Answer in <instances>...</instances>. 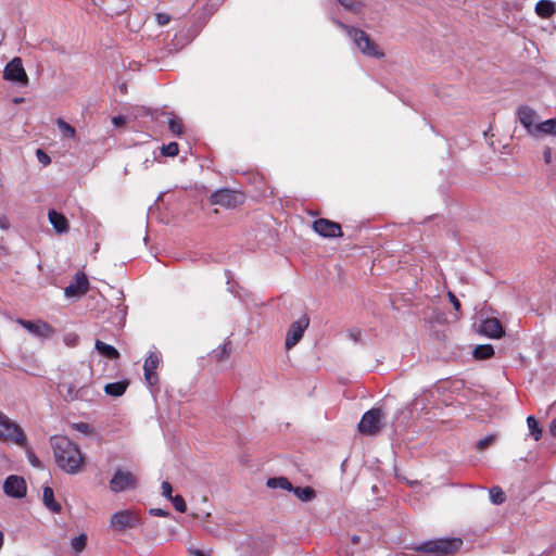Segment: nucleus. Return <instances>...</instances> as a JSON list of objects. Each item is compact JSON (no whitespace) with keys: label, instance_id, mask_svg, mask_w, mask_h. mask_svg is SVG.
I'll use <instances>...</instances> for the list:
<instances>
[{"label":"nucleus","instance_id":"25","mask_svg":"<svg viewBox=\"0 0 556 556\" xmlns=\"http://www.w3.org/2000/svg\"><path fill=\"white\" fill-rule=\"evenodd\" d=\"M291 492L302 502H311L316 495L311 486H292Z\"/></svg>","mask_w":556,"mask_h":556},{"label":"nucleus","instance_id":"11","mask_svg":"<svg viewBox=\"0 0 556 556\" xmlns=\"http://www.w3.org/2000/svg\"><path fill=\"white\" fill-rule=\"evenodd\" d=\"M89 289V281L87 276L78 271L75 274L73 281L64 289L66 298H79L87 293Z\"/></svg>","mask_w":556,"mask_h":556},{"label":"nucleus","instance_id":"23","mask_svg":"<svg viewBox=\"0 0 556 556\" xmlns=\"http://www.w3.org/2000/svg\"><path fill=\"white\" fill-rule=\"evenodd\" d=\"M96 350L109 359H116L119 357V352L110 344L104 343L101 340H97L94 344Z\"/></svg>","mask_w":556,"mask_h":556},{"label":"nucleus","instance_id":"43","mask_svg":"<svg viewBox=\"0 0 556 556\" xmlns=\"http://www.w3.org/2000/svg\"><path fill=\"white\" fill-rule=\"evenodd\" d=\"M37 157L40 163L47 165L50 163V157L41 150H37Z\"/></svg>","mask_w":556,"mask_h":556},{"label":"nucleus","instance_id":"51","mask_svg":"<svg viewBox=\"0 0 556 556\" xmlns=\"http://www.w3.org/2000/svg\"><path fill=\"white\" fill-rule=\"evenodd\" d=\"M359 541H361V538H359L358 535H353V536H352V542H353L354 544L359 543Z\"/></svg>","mask_w":556,"mask_h":556},{"label":"nucleus","instance_id":"3","mask_svg":"<svg viewBox=\"0 0 556 556\" xmlns=\"http://www.w3.org/2000/svg\"><path fill=\"white\" fill-rule=\"evenodd\" d=\"M463 544L460 539H439L427 541L415 549L430 556H450L456 553Z\"/></svg>","mask_w":556,"mask_h":556},{"label":"nucleus","instance_id":"38","mask_svg":"<svg viewBox=\"0 0 556 556\" xmlns=\"http://www.w3.org/2000/svg\"><path fill=\"white\" fill-rule=\"evenodd\" d=\"M73 428L80 432V433H84L86 435H90L93 433V430L91 428V426L89 424H86V422H76V424H73Z\"/></svg>","mask_w":556,"mask_h":556},{"label":"nucleus","instance_id":"16","mask_svg":"<svg viewBox=\"0 0 556 556\" xmlns=\"http://www.w3.org/2000/svg\"><path fill=\"white\" fill-rule=\"evenodd\" d=\"M161 362V356L157 353L151 352L144 361L143 371L144 379L149 386H155L159 381L156 368Z\"/></svg>","mask_w":556,"mask_h":556},{"label":"nucleus","instance_id":"22","mask_svg":"<svg viewBox=\"0 0 556 556\" xmlns=\"http://www.w3.org/2000/svg\"><path fill=\"white\" fill-rule=\"evenodd\" d=\"M128 384L129 383L127 380L108 383L104 387V392L110 396L118 397V396H122L126 392Z\"/></svg>","mask_w":556,"mask_h":556},{"label":"nucleus","instance_id":"4","mask_svg":"<svg viewBox=\"0 0 556 556\" xmlns=\"http://www.w3.org/2000/svg\"><path fill=\"white\" fill-rule=\"evenodd\" d=\"M0 439L11 441L18 446L26 445V437L22 428L0 412Z\"/></svg>","mask_w":556,"mask_h":556},{"label":"nucleus","instance_id":"29","mask_svg":"<svg viewBox=\"0 0 556 556\" xmlns=\"http://www.w3.org/2000/svg\"><path fill=\"white\" fill-rule=\"evenodd\" d=\"M345 10L357 14L363 9V3L358 0H337Z\"/></svg>","mask_w":556,"mask_h":556},{"label":"nucleus","instance_id":"30","mask_svg":"<svg viewBox=\"0 0 556 556\" xmlns=\"http://www.w3.org/2000/svg\"><path fill=\"white\" fill-rule=\"evenodd\" d=\"M527 425L530 431V434L538 441L542 435V429L539 427V424L533 416H529L527 418Z\"/></svg>","mask_w":556,"mask_h":556},{"label":"nucleus","instance_id":"17","mask_svg":"<svg viewBox=\"0 0 556 556\" xmlns=\"http://www.w3.org/2000/svg\"><path fill=\"white\" fill-rule=\"evenodd\" d=\"M481 332L489 338L497 339L504 333L501 323L496 318H486L481 324Z\"/></svg>","mask_w":556,"mask_h":556},{"label":"nucleus","instance_id":"40","mask_svg":"<svg viewBox=\"0 0 556 556\" xmlns=\"http://www.w3.org/2000/svg\"><path fill=\"white\" fill-rule=\"evenodd\" d=\"M155 20L160 26H165L170 22V15L167 13H157Z\"/></svg>","mask_w":556,"mask_h":556},{"label":"nucleus","instance_id":"1","mask_svg":"<svg viewBox=\"0 0 556 556\" xmlns=\"http://www.w3.org/2000/svg\"><path fill=\"white\" fill-rule=\"evenodd\" d=\"M54 459L58 467L66 473L76 475L81 470L84 456L77 444L67 437L55 435L51 438Z\"/></svg>","mask_w":556,"mask_h":556},{"label":"nucleus","instance_id":"47","mask_svg":"<svg viewBox=\"0 0 556 556\" xmlns=\"http://www.w3.org/2000/svg\"><path fill=\"white\" fill-rule=\"evenodd\" d=\"M9 227H10L9 219L5 216L0 217V228L7 230V229H9Z\"/></svg>","mask_w":556,"mask_h":556},{"label":"nucleus","instance_id":"28","mask_svg":"<svg viewBox=\"0 0 556 556\" xmlns=\"http://www.w3.org/2000/svg\"><path fill=\"white\" fill-rule=\"evenodd\" d=\"M266 484L270 489L279 488V489L287 490V491H291L292 490L291 482L287 478H285V477L269 478L267 480Z\"/></svg>","mask_w":556,"mask_h":556},{"label":"nucleus","instance_id":"14","mask_svg":"<svg viewBox=\"0 0 556 556\" xmlns=\"http://www.w3.org/2000/svg\"><path fill=\"white\" fill-rule=\"evenodd\" d=\"M517 114L520 124L527 129V132L531 136L536 137V112L530 106L522 105L518 109Z\"/></svg>","mask_w":556,"mask_h":556},{"label":"nucleus","instance_id":"10","mask_svg":"<svg viewBox=\"0 0 556 556\" xmlns=\"http://www.w3.org/2000/svg\"><path fill=\"white\" fill-rule=\"evenodd\" d=\"M309 318L303 315L290 325L286 337V349H292L302 339L304 330L308 327Z\"/></svg>","mask_w":556,"mask_h":556},{"label":"nucleus","instance_id":"24","mask_svg":"<svg viewBox=\"0 0 556 556\" xmlns=\"http://www.w3.org/2000/svg\"><path fill=\"white\" fill-rule=\"evenodd\" d=\"M97 391L88 383H80L77 393V401L92 402L97 396Z\"/></svg>","mask_w":556,"mask_h":556},{"label":"nucleus","instance_id":"41","mask_svg":"<svg viewBox=\"0 0 556 556\" xmlns=\"http://www.w3.org/2000/svg\"><path fill=\"white\" fill-rule=\"evenodd\" d=\"M493 435H488V437H484L482 439H480L478 442H477V448L478 450H484L486 448L491 442L493 441Z\"/></svg>","mask_w":556,"mask_h":556},{"label":"nucleus","instance_id":"13","mask_svg":"<svg viewBox=\"0 0 556 556\" xmlns=\"http://www.w3.org/2000/svg\"><path fill=\"white\" fill-rule=\"evenodd\" d=\"M314 230L324 238H337L342 236L341 226L326 218H319L313 223Z\"/></svg>","mask_w":556,"mask_h":556},{"label":"nucleus","instance_id":"19","mask_svg":"<svg viewBox=\"0 0 556 556\" xmlns=\"http://www.w3.org/2000/svg\"><path fill=\"white\" fill-rule=\"evenodd\" d=\"M48 217L58 233H64L68 230V222L64 215L51 210L49 211Z\"/></svg>","mask_w":556,"mask_h":556},{"label":"nucleus","instance_id":"7","mask_svg":"<svg viewBox=\"0 0 556 556\" xmlns=\"http://www.w3.org/2000/svg\"><path fill=\"white\" fill-rule=\"evenodd\" d=\"M137 486L136 476L127 470L117 469L110 480V489L114 493L134 490Z\"/></svg>","mask_w":556,"mask_h":556},{"label":"nucleus","instance_id":"8","mask_svg":"<svg viewBox=\"0 0 556 556\" xmlns=\"http://www.w3.org/2000/svg\"><path fill=\"white\" fill-rule=\"evenodd\" d=\"M139 525L138 516L131 510H119L112 515L110 527L113 531L123 532Z\"/></svg>","mask_w":556,"mask_h":556},{"label":"nucleus","instance_id":"49","mask_svg":"<svg viewBox=\"0 0 556 556\" xmlns=\"http://www.w3.org/2000/svg\"><path fill=\"white\" fill-rule=\"evenodd\" d=\"M543 155H544V160H545V162H546V163H549V162H551V157H552L551 149H549V148H547V149L544 151Z\"/></svg>","mask_w":556,"mask_h":556},{"label":"nucleus","instance_id":"31","mask_svg":"<svg viewBox=\"0 0 556 556\" xmlns=\"http://www.w3.org/2000/svg\"><path fill=\"white\" fill-rule=\"evenodd\" d=\"M87 544V535L85 533H81L71 541V546L75 553H80L85 549Z\"/></svg>","mask_w":556,"mask_h":556},{"label":"nucleus","instance_id":"34","mask_svg":"<svg viewBox=\"0 0 556 556\" xmlns=\"http://www.w3.org/2000/svg\"><path fill=\"white\" fill-rule=\"evenodd\" d=\"M168 128L175 136H180L184 132L181 121L175 116L168 119Z\"/></svg>","mask_w":556,"mask_h":556},{"label":"nucleus","instance_id":"46","mask_svg":"<svg viewBox=\"0 0 556 556\" xmlns=\"http://www.w3.org/2000/svg\"><path fill=\"white\" fill-rule=\"evenodd\" d=\"M112 123H113L115 126L119 127V126H122V125H124V124H125V118H124L123 116H114V117L112 118Z\"/></svg>","mask_w":556,"mask_h":556},{"label":"nucleus","instance_id":"27","mask_svg":"<svg viewBox=\"0 0 556 556\" xmlns=\"http://www.w3.org/2000/svg\"><path fill=\"white\" fill-rule=\"evenodd\" d=\"M539 134L556 135V118L546 119L536 124V136Z\"/></svg>","mask_w":556,"mask_h":556},{"label":"nucleus","instance_id":"36","mask_svg":"<svg viewBox=\"0 0 556 556\" xmlns=\"http://www.w3.org/2000/svg\"><path fill=\"white\" fill-rule=\"evenodd\" d=\"M179 152L178 144L176 142H170L166 146L162 147V154L165 156H176Z\"/></svg>","mask_w":556,"mask_h":556},{"label":"nucleus","instance_id":"48","mask_svg":"<svg viewBox=\"0 0 556 556\" xmlns=\"http://www.w3.org/2000/svg\"><path fill=\"white\" fill-rule=\"evenodd\" d=\"M549 432L552 435L556 437V417L551 422Z\"/></svg>","mask_w":556,"mask_h":556},{"label":"nucleus","instance_id":"33","mask_svg":"<svg viewBox=\"0 0 556 556\" xmlns=\"http://www.w3.org/2000/svg\"><path fill=\"white\" fill-rule=\"evenodd\" d=\"M489 494L491 502L495 505H500L505 501V494L500 486L491 488Z\"/></svg>","mask_w":556,"mask_h":556},{"label":"nucleus","instance_id":"18","mask_svg":"<svg viewBox=\"0 0 556 556\" xmlns=\"http://www.w3.org/2000/svg\"><path fill=\"white\" fill-rule=\"evenodd\" d=\"M79 382H61L59 384V393L66 402L77 401V393L79 388Z\"/></svg>","mask_w":556,"mask_h":556},{"label":"nucleus","instance_id":"6","mask_svg":"<svg viewBox=\"0 0 556 556\" xmlns=\"http://www.w3.org/2000/svg\"><path fill=\"white\" fill-rule=\"evenodd\" d=\"M383 418L384 414L380 408L369 409L363 415L358 424L359 432L366 435H375L379 433L382 428Z\"/></svg>","mask_w":556,"mask_h":556},{"label":"nucleus","instance_id":"44","mask_svg":"<svg viewBox=\"0 0 556 556\" xmlns=\"http://www.w3.org/2000/svg\"><path fill=\"white\" fill-rule=\"evenodd\" d=\"M448 298H450V301L453 304L454 308L456 311H458L460 307V303H459L458 299L452 292H448Z\"/></svg>","mask_w":556,"mask_h":556},{"label":"nucleus","instance_id":"15","mask_svg":"<svg viewBox=\"0 0 556 556\" xmlns=\"http://www.w3.org/2000/svg\"><path fill=\"white\" fill-rule=\"evenodd\" d=\"M17 323L29 333L39 338H47L53 333V329L50 325L42 320L31 321L25 319H17Z\"/></svg>","mask_w":556,"mask_h":556},{"label":"nucleus","instance_id":"5","mask_svg":"<svg viewBox=\"0 0 556 556\" xmlns=\"http://www.w3.org/2000/svg\"><path fill=\"white\" fill-rule=\"evenodd\" d=\"M244 200L245 195L242 192L227 188L218 189L210 197V201L213 205H219L225 208H235L242 204Z\"/></svg>","mask_w":556,"mask_h":556},{"label":"nucleus","instance_id":"2","mask_svg":"<svg viewBox=\"0 0 556 556\" xmlns=\"http://www.w3.org/2000/svg\"><path fill=\"white\" fill-rule=\"evenodd\" d=\"M332 22L338 27L346 30L348 35L352 38L353 42L362 53L372 58L383 56V52L380 51L379 47L370 39L369 35L366 34L364 30L350 27L337 18H332Z\"/></svg>","mask_w":556,"mask_h":556},{"label":"nucleus","instance_id":"26","mask_svg":"<svg viewBox=\"0 0 556 556\" xmlns=\"http://www.w3.org/2000/svg\"><path fill=\"white\" fill-rule=\"evenodd\" d=\"M494 354V349L491 344H481L477 345L473 351L472 355L476 359H488Z\"/></svg>","mask_w":556,"mask_h":556},{"label":"nucleus","instance_id":"32","mask_svg":"<svg viewBox=\"0 0 556 556\" xmlns=\"http://www.w3.org/2000/svg\"><path fill=\"white\" fill-rule=\"evenodd\" d=\"M56 125L60 129V131L62 132L63 137L65 138H74L75 137V134H76V130L73 126H71L68 123H66L65 121H63L62 118H59L56 121Z\"/></svg>","mask_w":556,"mask_h":556},{"label":"nucleus","instance_id":"45","mask_svg":"<svg viewBox=\"0 0 556 556\" xmlns=\"http://www.w3.org/2000/svg\"><path fill=\"white\" fill-rule=\"evenodd\" d=\"M151 514L153 516H159V517H166L168 516V511L162 509V508H153L151 509Z\"/></svg>","mask_w":556,"mask_h":556},{"label":"nucleus","instance_id":"9","mask_svg":"<svg viewBox=\"0 0 556 556\" xmlns=\"http://www.w3.org/2000/svg\"><path fill=\"white\" fill-rule=\"evenodd\" d=\"M3 78L8 81L27 85L28 77L20 58H14L5 65L3 70Z\"/></svg>","mask_w":556,"mask_h":556},{"label":"nucleus","instance_id":"12","mask_svg":"<svg viewBox=\"0 0 556 556\" xmlns=\"http://www.w3.org/2000/svg\"><path fill=\"white\" fill-rule=\"evenodd\" d=\"M3 491L8 496L22 498L26 494L25 480L18 476H9L3 483Z\"/></svg>","mask_w":556,"mask_h":556},{"label":"nucleus","instance_id":"35","mask_svg":"<svg viewBox=\"0 0 556 556\" xmlns=\"http://www.w3.org/2000/svg\"><path fill=\"white\" fill-rule=\"evenodd\" d=\"M169 500L177 511L185 513L187 510V505L182 496L176 495L172 496Z\"/></svg>","mask_w":556,"mask_h":556},{"label":"nucleus","instance_id":"50","mask_svg":"<svg viewBox=\"0 0 556 556\" xmlns=\"http://www.w3.org/2000/svg\"><path fill=\"white\" fill-rule=\"evenodd\" d=\"M350 334L356 341L357 337L361 336V332L358 330H352Z\"/></svg>","mask_w":556,"mask_h":556},{"label":"nucleus","instance_id":"39","mask_svg":"<svg viewBox=\"0 0 556 556\" xmlns=\"http://www.w3.org/2000/svg\"><path fill=\"white\" fill-rule=\"evenodd\" d=\"M161 489H162V495L166 498H170L173 495V488H172V484L168 482V481H163L162 482V485H161Z\"/></svg>","mask_w":556,"mask_h":556},{"label":"nucleus","instance_id":"42","mask_svg":"<svg viewBox=\"0 0 556 556\" xmlns=\"http://www.w3.org/2000/svg\"><path fill=\"white\" fill-rule=\"evenodd\" d=\"M27 456H28V462L30 463L31 466H34L36 468H42V464H41L40 459L33 452L28 451Z\"/></svg>","mask_w":556,"mask_h":556},{"label":"nucleus","instance_id":"21","mask_svg":"<svg viewBox=\"0 0 556 556\" xmlns=\"http://www.w3.org/2000/svg\"><path fill=\"white\" fill-rule=\"evenodd\" d=\"M42 502L45 506L53 513L61 511V505L54 500V492L52 488L46 486L42 491Z\"/></svg>","mask_w":556,"mask_h":556},{"label":"nucleus","instance_id":"20","mask_svg":"<svg viewBox=\"0 0 556 556\" xmlns=\"http://www.w3.org/2000/svg\"><path fill=\"white\" fill-rule=\"evenodd\" d=\"M556 12V4L552 0H540L535 4V13L542 18H549Z\"/></svg>","mask_w":556,"mask_h":556},{"label":"nucleus","instance_id":"37","mask_svg":"<svg viewBox=\"0 0 556 556\" xmlns=\"http://www.w3.org/2000/svg\"><path fill=\"white\" fill-rule=\"evenodd\" d=\"M230 354V349L227 343L223 344L220 348L214 351V355L217 361H223L227 358Z\"/></svg>","mask_w":556,"mask_h":556}]
</instances>
